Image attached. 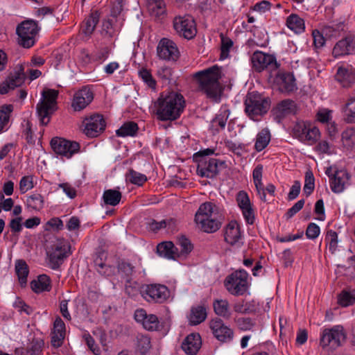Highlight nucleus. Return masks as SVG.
Masks as SVG:
<instances>
[{
    "mask_svg": "<svg viewBox=\"0 0 355 355\" xmlns=\"http://www.w3.org/2000/svg\"><path fill=\"white\" fill-rule=\"evenodd\" d=\"M148 11L152 16L159 17L166 13L164 0H146Z\"/></svg>",
    "mask_w": 355,
    "mask_h": 355,
    "instance_id": "obj_32",
    "label": "nucleus"
},
{
    "mask_svg": "<svg viewBox=\"0 0 355 355\" xmlns=\"http://www.w3.org/2000/svg\"><path fill=\"white\" fill-rule=\"evenodd\" d=\"M315 188V178L311 170L306 171L305 173V180L304 185V192L306 196H310Z\"/></svg>",
    "mask_w": 355,
    "mask_h": 355,
    "instance_id": "obj_48",
    "label": "nucleus"
},
{
    "mask_svg": "<svg viewBox=\"0 0 355 355\" xmlns=\"http://www.w3.org/2000/svg\"><path fill=\"white\" fill-rule=\"evenodd\" d=\"M184 107L185 101L183 96L171 92L157 99L155 103L156 115L160 121H174L180 116Z\"/></svg>",
    "mask_w": 355,
    "mask_h": 355,
    "instance_id": "obj_1",
    "label": "nucleus"
},
{
    "mask_svg": "<svg viewBox=\"0 0 355 355\" xmlns=\"http://www.w3.org/2000/svg\"><path fill=\"white\" fill-rule=\"evenodd\" d=\"M335 78L343 87L348 88L355 82V70L352 67H340Z\"/></svg>",
    "mask_w": 355,
    "mask_h": 355,
    "instance_id": "obj_26",
    "label": "nucleus"
},
{
    "mask_svg": "<svg viewBox=\"0 0 355 355\" xmlns=\"http://www.w3.org/2000/svg\"><path fill=\"white\" fill-rule=\"evenodd\" d=\"M221 37V52L220 58L225 59L229 55L230 49L233 46V42L228 37H225L223 35H220Z\"/></svg>",
    "mask_w": 355,
    "mask_h": 355,
    "instance_id": "obj_53",
    "label": "nucleus"
},
{
    "mask_svg": "<svg viewBox=\"0 0 355 355\" xmlns=\"http://www.w3.org/2000/svg\"><path fill=\"white\" fill-rule=\"evenodd\" d=\"M174 224L172 219L170 220H162L159 222L153 220L149 223V228L153 232H157L161 229L166 228V227H171Z\"/></svg>",
    "mask_w": 355,
    "mask_h": 355,
    "instance_id": "obj_54",
    "label": "nucleus"
},
{
    "mask_svg": "<svg viewBox=\"0 0 355 355\" xmlns=\"http://www.w3.org/2000/svg\"><path fill=\"white\" fill-rule=\"evenodd\" d=\"M151 347L150 339L148 336L139 334L137 336V350L141 354H146Z\"/></svg>",
    "mask_w": 355,
    "mask_h": 355,
    "instance_id": "obj_46",
    "label": "nucleus"
},
{
    "mask_svg": "<svg viewBox=\"0 0 355 355\" xmlns=\"http://www.w3.org/2000/svg\"><path fill=\"white\" fill-rule=\"evenodd\" d=\"M198 227L207 233L216 232L221 227L220 216L217 207L210 202L202 204L195 216Z\"/></svg>",
    "mask_w": 355,
    "mask_h": 355,
    "instance_id": "obj_2",
    "label": "nucleus"
},
{
    "mask_svg": "<svg viewBox=\"0 0 355 355\" xmlns=\"http://www.w3.org/2000/svg\"><path fill=\"white\" fill-rule=\"evenodd\" d=\"M44 342L42 340H33L28 348L30 355H38L42 350Z\"/></svg>",
    "mask_w": 355,
    "mask_h": 355,
    "instance_id": "obj_56",
    "label": "nucleus"
},
{
    "mask_svg": "<svg viewBox=\"0 0 355 355\" xmlns=\"http://www.w3.org/2000/svg\"><path fill=\"white\" fill-rule=\"evenodd\" d=\"M262 173L263 166L261 164H258L253 170L252 176L258 195L262 201L266 202V196L264 192V187L262 183Z\"/></svg>",
    "mask_w": 355,
    "mask_h": 355,
    "instance_id": "obj_30",
    "label": "nucleus"
},
{
    "mask_svg": "<svg viewBox=\"0 0 355 355\" xmlns=\"http://www.w3.org/2000/svg\"><path fill=\"white\" fill-rule=\"evenodd\" d=\"M121 193L116 189H107L103 192V200L105 205L116 206L121 200Z\"/></svg>",
    "mask_w": 355,
    "mask_h": 355,
    "instance_id": "obj_38",
    "label": "nucleus"
},
{
    "mask_svg": "<svg viewBox=\"0 0 355 355\" xmlns=\"http://www.w3.org/2000/svg\"><path fill=\"white\" fill-rule=\"evenodd\" d=\"M31 288L35 293L49 291L51 288L50 278L46 275H40L37 280L31 282Z\"/></svg>",
    "mask_w": 355,
    "mask_h": 355,
    "instance_id": "obj_37",
    "label": "nucleus"
},
{
    "mask_svg": "<svg viewBox=\"0 0 355 355\" xmlns=\"http://www.w3.org/2000/svg\"><path fill=\"white\" fill-rule=\"evenodd\" d=\"M84 133L89 137L98 136L105 128L106 123L103 115L96 114L85 119L84 121Z\"/></svg>",
    "mask_w": 355,
    "mask_h": 355,
    "instance_id": "obj_18",
    "label": "nucleus"
},
{
    "mask_svg": "<svg viewBox=\"0 0 355 355\" xmlns=\"http://www.w3.org/2000/svg\"><path fill=\"white\" fill-rule=\"evenodd\" d=\"M248 272L243 269L233 272L225 281L227 290L234 295L244 294L248 288Z\"/></svg>",
    "mask_w": 355,
    "mask_h": 355,
    "instance_id": "obj_7",
    "label": "nucleus"
},
{
    "mask_svg": "<svg viewBox=\"0 0 355 355\" xmlns=\"http://www.w3.org/2000/svg\"><path fill=\"white\" fill-rule=\"evenodd\" d=\"M58 96V92L55 89H49L42 92V98L36 107L37 114L42 125H46L57 110Z\"/></svg>",
    "mask_w": 355,
    "mask_h": 355,
    "instance_id": "obj_4",
    "label": "nucleus"
},
{
    "mask_svg": "<svg viewBox=\"0 0 355 355\" xmlns=\"http://www.w3.org/2000/svg\"><path fill=\"white\" fill-rule=\"evenodd\" d=\"M325 174L329 178L330 188L335 193H342L349 184L350 175L345 169L330 166L326 168Z\"/></svg>",
    "mask_w": 355,
    "mask_h": 355,
    "instance_id": "obj_8",
    "label": "nucleus"
},
{
    "mask_svg": "<svg viewBox=\"0 0 355 355\" xmlns=\"http://www.w3.org/2000/svg\"><path fill=\"white\" fill-rule=\"evenodd\" d=\"M236 200L245 221L248 224H253L255 220L254 211L248 194L244 191H240L236 194Z\"/></svg>",
    "mask_w": 355,
    "mask_h": 355,
    "instance_id": "obj_21",
    "label": "nucleus"
},
{
    "mask_svg": "<svg viewBox=\"0 0 355 355\" xmlns=\"http://www.w3.org/2000/svg\"><path fill=\"white\" fill-rule=\"evenodd\" d=\"M214 310L216 315L226 320L232 316V312L227 300H216L213 303Z\"/></svg>",
    "mask_w": 355,
    "mask_h": 355,
    "instance_id": "obj_31",
    "label": "nucleus"
},
{
    "mask_svg": "<svg viewBox=\"0 0 355 355\" xmlns=\"http://www.w3.org/2000/svg\"><path fill=\"white\" fill-rule=\"evenodd\" d=\"M141 295L148 302L163 303L169 297V291L166 286L155 284L146 286Z\"/></svg>",
    "mask_w": 355,
    "mask_h": 355,
    "instance_id": "obj_15",
    "label": "nucleus"
},
{
    "mask_svg": "<svg viewBox=\"0 0 355 355\" xmlns=\"http://www.w3.org/2000/svg\"><path fill=\"white\" fill-rule=\"evenodd\" d=\"M251 62L253 69L257 72L265 69L274 70L278 68L275 57L259 51L252 54Z\"/></svg>",
    "mask_w": 355,
    "mask_h": 355,
    "instance_id": "obj_16",
    "label": "nucleus"
},
{
    "mask_svg": "<svg viewBox=\"0 0 355 355\" xmlns=\"http://www.w3.org/2000/svg\"><path fill=\"white\" fill-rule=\"evenodd\" d=\"M320 137L319 129L315 126H312L310 123L306 130L303 142H307L309 144L315 143Z\"/></svg>",
    "mask_w": 355,
    "mask_h": 355,
    "instance_id": "obj_49",
    "label": "nucleus"
},
{
    "mask_svg": "<svg viewBox=\"0 0 355 355\" xmlns=\"http://www.w3.org/2000/svg\"><path fill=\"white\" fill-rule=\"evenodd\" d=\"M325 241L329 245V251L333 254L338 247V234L334 230H328L325 236Z\"/></svg>",
    "mask_w": 355,
    "mask_h": 355,
    "instance_id": "obj_51",
    "label": "nucleus"
},
{
    "mask_svg": "<svg viewBox=\"0 0 355 355\" xmlns=\"http://www.w3.org/2000/svg\"><path fill=\"white\" fill-rule=\"evenodd\" d=\"M157 252L161 257L168 259L179 258L178 248L171 241H165L157 246Z\"/></svg>",
    "mask_w": 355,
    "mask_h": 355,
    "instance_id": "obj_29",
    "label": "nucleus"
},
{
    "mask_svg": "<svg viewBox=\"0 0 355 355\" xmlns=\"http://www.w3.org/2000/svg\"><path fill=\"white\" fill-rule=\"evenodd\" d=\"M33 187L32 178L28 176L23 177L19 182V189L22 193Z\"/></svg>",
    "mask_w": 355,
    "mask_h": 355,
    "instance_id": "obj_64",
    "label": "nucleus"
},
{
    "mask_svg": "<svg viewBox=\"0 0 355 355\" xmlns=\"http://www.w3.org/2000/svg\"><path fill=\"white\" fill-rule=\"evenodd\" d=\"M338 302L342 306H348L355 302V289L343 291L338 296Z\"/></svg>",
    "mask_w": 355,
    "mask_h": 355,
    "instance_id": "obj_45",
    "label": "nucleus"
},
{
    "mask_svg": "<svg viewBox=\"0 0 355 355\" xmlns=\"http://www.w3.org/2000/svg\"><path fill=\"white\" fill-rule=\"evenodd\" d=\"M341 141L343 146L347 149L355 147V128L350 127L345 129L341 135Z\"/></svg>",
    "mask_w": 355,
    "mask_h": 355,
    "instance_id": "obj_41",
    "label": "nucleus"
},
{
    "mask_svg": "<svg viewBox=\"0 0 355 355\" xmlns=\"http://www.w3.org/2000/svg\"><path fill=\"white\" fill-rule=\"evenodd\" d=\"M13 111L12 105H4L0 108V133L9 128L10 114Z\"/></svg>",
    "mask_w": 355,
    "mask_h": 355,
    "instance_id": "obj_36",
    "label": "nucleus"
},
{
    "mask_svg": "<svg viewBox=\"0 0 355 355\" xmlns=\"http://www.w3.org/2000/svg\"><path fill=\"white\" fill-rule=\"evenodd\" d=\"M139 128L134 121L125 122L123 125L116 131L118 137H134L137 135Z\"/></svg>",
    "mask_w": 355,
    "mask_h": 355,
    "instance_id": "obj_40",
    "label": "nucleus"
},
{
    "mask_svg": "<svg viewBox=\"0 0 355 355\" xmlns=\"http://www.w3.org/2000/svg\"><path fill=\"white\" fill-rule=\"evenodd\" d=\"M157 54L159 59L166 61H176L180 56L176 44L168 38H162L159 42Z\"/></svg>",
    "mask_w": 355,
    "mask_h": 355,
    "instance_id": "obj_17",
    "label": "nucleus"
},
{
    "mask_svg": "<svg viewBox=\"0 0 355 355\" xmlns=\"http://www.w3.org/2000/svg\"><path fill=\"white\" fill-rule=\"evenodd\" d=\"M53 151L62 157L71 158L80 150V144L76 141H71L62 138L55 137L51 141Z\"/></svg>",
    "mask_w": 355,
    "mask_h": 355,
    "instance_id": "obj_14",
    "label": "nucleus"
},
{
    "mask_svg": "<svg viewBox=\"0 0 355 355\" xmlns=\"http://www.w3.org/2000/svg\"><path fill=\"white\" fill-rule=\"evenodd\" d=\"M70 254V245L64 240H58L47 252L49 265L52 269H58Z\"/></svg>",
    "mask_w": 355,
    "mask_h": 355,
    "instance_id": "obj_10",
    "label": "nucleus"
},
{
    "mask_svg": "<svg viewBox=\"0 0 355 355\" xmlns=\"http://www.w3.org/2000/svg\"><path fill=\"white\" fill-rule=\"evenodd\" d=\"M135 319L141 323L148 331H156L159 326V320L156 315L147 314L144 309H137L135 313Z\"/></svg>",
    "mask_w": 355,
    "mask_h": 355,
    "instance_id": "obj_23",
    "label": "nucleus"
},
{
    "mask_svg": "<svg viewBox=\"0 0 355 355\" xmlns=\"http://www.w3.org/2000/svg\"><path fill=\"white\" fill-rule=\"evenodd\" d=\"M270 141V133L268 128L262 129L257 135L254 148L257 151L263 150Z\"/></svg>",
    "mask_w": 355,
    "mask_h": 355,
    "instance_id": "obj_39",
    "label": "nucleus"
},
{
    "mask_svg": "<svg viewBox=\"0 0 355 355\" xmlns=\"http://www.w3.org/2000/svg\"><path fill=\"white\" fill-rule=\"evenodd\" d=\"M345 121L348 123H355V97H350L342 107Z\"/></svg>",
    "mask_w": 355,
    "mask_h": 355,
    "instance_id": "obj_35",
    "label": "nucleus"
},
{
    "mask_svg": "<svg viewBox=\"0 0 355 355\" xmlns=\"http://www.w3.org/2000/svg\"><path fill=\"white\" fill-rule=\"evenodd\" d=\"M238 327L242 331L250 330L254 325L249 318H239L236 320Z\"/></svg>",
    "mask_w": 355,
    "mask_h": 355,
    "instance_id": "obj_57",
    "label": "nucleus"
},
{
    "mask_svg": "<svg viewBox=\"0 0 355 355\" xmlns=\"http://www.w3.org/2000/svg\"><path fill=\"white\" fill-rule=\"evenodd\" d=\"M118 270L126 277H129L132 275L134 272V266L130 263L122 261L118 265Z\"/></svg>",
    "mask_w": 355,
    "mask_h": 355,
    "instance_id": "obj_63",
    "label": "nucleus"
},
{
    "mask_svg": "<svg viewBox=\"0 0 355 355\" xmlns=\"http://www.w3.org/2000/svg\"><path fill=\"white\" fill-rule=\"evenodd\" d=\"M99 21V15L97 12H92L83 21L81 30L83 33L90 36L95 30Z\"/></svg>",
    "mask_w": 355,
    "mask_h": 355,
    "instance_id": "obj_33",
    "label": "nucleus"
},
{
    "mask_svg": "<svg viewBox=\"0 0 355 355\" xmlns=\"http://www.w3.org/2000/svg\"><path fill=\"white\" fill-rule=\"evenodd\" d=\"M177 245L179 258L186 257L193 250V245L191 241L184 236L178 238Z\"/></svg>",
    "mask_w": 355,
    "mask_h": 355,
    "instance_id": "obj_43",
    "label": "nucleus"
},
{
    "mask_svg": "<svg viewBox=\"0 0 355 355\" xmlns=\"http://www.w3.org/2000/svg\"><path fill=\"white\" fill-rule=\"evenodd\" d=\"M94 99V94L88 86L77 91L73 98L71 107L75 111H81L89 105Z\"/></svg>",
    "mask_w": 355,
    "mask_h": 355,
    "instance_id": "obj_22",
    "label": "nucleus"
},
{
    "mask_svg": "<svg viewBox=\"0 0 355 355\" xmlns=\"http://www.w3.org/2000/svg\"><path fill=\"white\" fill-rule=\"evenodd\" d=\"M173 27L180 36L187 40L193 38L197 33L194 19L189 15L175 17Z\"/></svg>",
    "mask_w": 355,
    "mask_h": 355,
    "instance_id": "obj_12",
    "label": "nucleus"
},
{
    "mask_svg": "<svg viewBox=\"0 0 355 355\" xmlns=\"http://www.w3.org/2000/svg\"><path fill=\"white\" fill-rule=\"evenodd\" d=\"M225 241L231 245L240 246L242 244V236L239 225L236 221H231L225 229Z\"/></svg>",
    "mask_w": 355,
    "mask_h": 355,
    "instance_id": "obj_25",
    "label": "nucleus"
},
{
    "mask_svg": "<svg viewBox=\"0 0 355 355\" xmlns=\"http://www.w3.org/2000/svg\"><path fill=\"white\" fill-rule=\"evenodd\" d=\"M139 76L151 88H155V80L153 78L150 72L146 69H141L139 72Z\"/></svg>",
    "mask_w": 355,
    "mask_h": 355,
    "instance_id": "obj_55",
    "label": "nucleus"
},
{
    "mask_svg": "<svg viewBox=\"0 0 355 355\" xmlns=\"http://www.w3.org/2000/svg\"><path fill=\"white\" fill-rule=\"evenodd\" d=\"M22 217L18 216L10 220L9 227L13 233H19L22 230Z\"/></svg>",
    "mask_w": 355,
    "mask_h": 355,
    "instance_id": "obj_61",
    "label": "nucleus"
},
{
    "mask_svg": "<svg viewBox=\"0 0 355 355\" xmlns=\"http://www.w3.org/2000/svg\"><path fill=\"white\" fill-rule=\"evenodd\" d=\"M198 162L197 173L201 177L214 178L220 169L226 166L225 161L216 158L202 157Z\"/></svg>",
    "mask_w": 355,
    "mask_h": 355,
    "instance_id": "obj_11",
    "label": "nucleus"
},
{
    "mask_svg": "<svg viewBox=\"0 0 355 355\" xmlns=\"http://www.w3.org/2000/svg\"><path fill=\"white\" fill-rule=\"evenodd\" d=\"M309 125V123L304 121L297 122L293 128V135L300 141H302Z\"/></svg>",
    "mask_w": 355,
    "mask_h": 355,
    "instance_id": "obj_52",
    "label": "nucleus"
},
{
    "mask_svg": "<svg viewBox=\"0 0 355 355\" xmlns=\"http://www.w3.org/2000/svg\"><path fill=\"white\" fill-rule=\"evenodd\" d=\"M125 178L127 181L139 186L142 185L147 180V178L145 175L137 172L133 169H129L128 173L125 175Z\"/></svg>",
    "mask_w": 355,
    "mask_h": 355,
    "instance_id": "obj_47",
    "label": "nucleus"
},
{
    "mask_svg": "<svg viewBox=\"0 0 355 355\" xmlns=\"http://www.w3.org/2000/svg\"><path fill=\"white\" fill-rule=\"evenodd\" d=\"M15 271L18 276L19 281L21 285L26 284L28 275V267L23 260H18L15 264Z\"/></svg>",
    "mask_w": 355,
    "mask_h": 355,
    "instance_id": "obj_44",
    "label": "nucleus"
},
{
    "mask_svg": "<svg viewBox=\"0 0 355 355\" xmlns=\"http://www.w3.org/2000/svg\"><path fill=\"white\" fill-rule=\"evenodd\" d=\"M39 28L36 21L29 19L21 22L16 29L19 44L24 48L33 46Z\"/></svg>",
    "mask_w": 355,
    "mask_h": 355,
    "instance_id": "obj_6",
    "label": "nucleus"
},
{
    "mask_svg": "<svg viewBox=\"0 0 355 355\" xmlns=\"http://www.w3.org/2000/svg\"><path fill=\"white\" fill-rule=\"evenodd\" d=\"M84 338L85 340L86 344L88 346L89 349L96 355L100 354V348L95 343L94 338L89 334H85Z\"/></svg>",
    "mask_w": 355,
    "mask_h": 355,
    "instance_id": "obj_62",
    "label": "nucleus"
},
{
    "mask_svg": "<svg viewBox=\"0 0 355 355\" xmlns=\"http://www.w3.org/2000/svg\"><path fill=\"white\" fill-rule=\"evenodd\" d=\"M275 81L282 92L289 93L296 89L295 79L291 73L279 71Z\"/></svg>",
    "mask_w": 355,
    "mask_h": 355,
    "instance_id": "obj_24",
    "label": "nucleus"
},
{
    "mask_svg": "<svg viewBox=\"0 0 355 355\" xmlns=\"http://www.w3.org/2000/svg\"><path fill=\"white\" fill-rule=\"evenodd\" d=\"M270 107V101L257 92H250L245 100V111L254 121H259V116L267 113Z\"/></svg>",
    "mask_w": 355,
    "mask_h": 355,
    "instance_id": "obj_5",
    "label": "nucleus"
},
{
    "mask_svg": "<svg viewBox=\"0 0 355 355\" xmlns=\"http://www.w3.org/2000/svg\"><path fill=\"white\" fill-rule=\"evenodd\" d=\"M157 74L162 80L169 83L173 75L172 69L166 66L162 67L157 70Z\"/></svg>",
    "mask_w": 355,
    "mask_h": 355,
    "instance_id": "obj_58",
    "label": "nucleus"
},
{
    "mask_svg": "<svg viewBox=\"0 0 355 355\" xmlns=\"http://www.w3.org/2000/svg\"><path fill=\"white\" fill-rule=\"evenodd\" d=\"M202 345L201 338L198 334H191L183 340L181 347L189 355H195Z\"/></svg>",
    "mask_w": 355,
    "mask_h": 355,
    "instance_id": "obj_27",
    "label": "nucleus"
},
{
    "mask_svg": "<svg viewBox=\"0 0 355 355\" xmlns=\"http://www.w3.org/2000/svg\"><path fill=\"white\" fill-rule=\"evenodd\" d=\"M287 26L296 33H300L305 28L304 21L297 15H291L286 21Z\"/></svg>",
    "mask_w": 355,
    "mask_h": 355,
    "instance_id": "obj_42",
    "label": "nucleus"
},
{
    "mask_svg": "<svg viewBox=\"0 0 355 355\" xmlns=\"http://www.w3.org/2000/svg\"><path fill=\"white\" fill-rule=\"evenodd\" d=\"M209 327L211 329L214 337L223 343L230 342L234 337V331L224 322L218 318L212 319L209 323Z\"/></svg>",
    "mask_w": 355,
    "mask_h": 355,
    "instance_id": "obj_19",
    "label": "nucleus"
},
{
    "mask_svg": "<svg viewBox=\"0 0 355 355\" xmlns=\"http://www.w3.org/2000/svg\"><path fill=\"white\" fill-rule=\"evenodd\" d=\"M27 205L33 209L40 210L44 206V198L39 193H35L27 198Z\"/></svg>",
    "mask_w": 355,
    "mask_h": 355,
    "instance_id": "obj_50",
    "label": "nucleus"
},
{
    "mask_svg": "<svg viewBox=\"0 0 355 355\" xmlns=\"http://www.w3.org/2000/svg\"><path fill=\"white\" fill-rule=\"evenodd\" d=\"M207 318L206 309L202 306L192 307L189 315V321L191 324L196 325L202 322Z\"/></svg>",
    "mask_w": 355,
    "mask_h": 355,
    "instance_id": "obj_34",
    "label": "nucleus"
},
{
    "mask_svg": "<svg viewBox=\"0 0 355 355\" xmlns=\"http://www.w3.org/2000/svg\"><path fill=\"white\" fill-rule=\"evenodd\" d=\"M296 110L295 103L292 100L286 99L277 105L273 110V113L275 118L280 120L288 115L295 114Z\"/></svg>",
    "mask_w": 355,
    "mask_h": 355,
    "instance_id": "obj_28",
    "label": "nucleus"
},
{
    "mask_svg": "<svg viewBox=\"0 0 355 355\" xmlns=\"http://www.w3.org/2000/svg\"><path fill=\"white\" fill-rule=\"evenodd\" d=\"M313 38V44L316 49L322 48L325 44L324 33H320L318 30H314L312 32Z\"/></svg>",
    "mask_w": 355,
    "mask_h": 355,
    "instance_id": "obj_59",
    "label": "nucleus"
},
{
    "mask_svg": "<svg viewBox=\"0 0 355 355\" xmlns=\"http://www.w3.org/2000/svg\"><path fill=\"white\" fill-rule=\"evenodd\" d=\"M195 77L199 81V87L207 96L218 101L220 99V87L218 80L220 71L218 66L214 65L206 70L198 71Z\"/></svg>",
    "mask_w": 355,
    "mask_h": 355,
    "instance_id": "obj_3",
    "label": "nucleus"
},
{
    "mask_svg": "<svg viewBox=\"0 0 355 355\" xmlns=\"http://www.w3.org/2000/svg\"><path fill=\"white\" fill-rule=\"evenodd\" d=\"M25 64H17L13 71L10 73L7 79L0 85V94H6L10 90L20 87L25 81L26 75L25 73Z\"/></svg>",
    "mask_w": 355,
    "mask_h": 355,
    "instance_id": "obj_13",
    "label": "nucleus"
},
{
    "mask_svg": "<svg viewBox=\"0 0 355 355\" xmlns=\"http://www.w3.org/2000/svg\"><path fill=\"white\" fill-rule=\"evenodd\" d=\"M345 339L346 334L343 327L337 325L331 329H325L322 331L320 345L323 349L327 347L331 349H336L340 347Z\"/></svg>",
    "mask_w": 355,
    "mask_h": 355,
    "instance_id": "obj_9",
    "label": "nucleus"
},
{
    "mask_svg": "<svg viewBox=\"0 0 355 355\" xmlns=\"http://www.w3.org/2000/svg\"><path fill=\"white\" fill-rule=\"evenodd\" d=\"M355 53V37L348 35L338 41L333 49L332 55L335 58H338L345 55Z\"/></svg>",
    "mask_w": 355,
    "mask_h": 355,
    "instance_id": "obj_20",
    "label": "nucleus"
},
{
    "mask_svg": "<svg viewBox=\"0 0 355 355\" xmlns=\"http://www.w3.org/2000/svg\"><path fill=\"white\" fill-rule=\"evenodd\" d=\"M320 232V227L315 223H310L306 230V236L309 239H316Z\"/></svg>",
    "mask_w": 355,
    "mask_h": 355,
    "instance_id": "obj_60",
    "label": "nucleus"
}]
</instances>
